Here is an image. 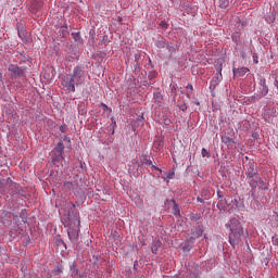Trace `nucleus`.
<instances>
[{
	"instance_id": "obj_4",
	"label": "nucleus",
	"mask_w": 278,
	"mask_h": 278,
	"mask_svg": "<svg viewBox=\"0 0 278 278\" xmlns=\"http://www.w3.org/2000/svg\"><path fill=\"white\" fill-rule=\"evenodd\" d=\"M0 194L4 197L16 194V182L12 181L10 178L0 180Z\"/></svg>"
},
{
	"instance_id": "obj_22",
	"label": "nucleus",
	"mask_w": 278,
	"mask_h": 278,
	"mask_svg": "<svg viewBox=\"0 0 278 278\" xmlns=\"http://www.w3.org/2000/svg\"><path fill=\"white\" fill-rule=\"evenodd\" d=\"M179 110H181V112H186V110H188V106L186 105V103H182L179 105Z\"/></svg>"
},
{
	"instance_id": "obj_9",
	"label": "nucleus",
	"mask_w": 278,
	"mask_h": 278,
	"mask_svg": "<svg viewBox=\"0 0 278 278\" xmlns=\"http://www.w3.org/2000/svg\"><path fill=\"white\" fill-rule=\"evenodd\" d=\"M249 184L251 188L255 189L257 186H261V184H264V180L260 176H256L255 178H250Z\"/></svg>"
},
{
	"instance_id": "obj_20",
	"label": "nucleus",
	"mask_w": 278,
	"mask_h": 278,
	"mask_svg": "<svg viewBox=\"0 0 278 278\" xmlns=\"http://www.w3.org/2000/svg\"><path fill=\"white\" fill-rule=\"evenodd\" d=\"M201 155L202 157H212V154L205 148L202 149Z\"/></svg>"
},
{
	"instance_id": "obj_30",
	"label": "nucleus",
	"mask_w": 278,
	"mask_h": 278,
	"mask_svg": "<svg viewBox=\"0 0 278 278\" xmlns=\"http://www.w3.org/2000/svg\"><path fill=\"white\" fill-rule=\"evenodd\" d=\"M198 201H199L200 203H203V199H201V198H198Z\"/></svg>"
},
{
	"instance_id": "obj_12",
	"label": "nucleus",
	"mask_w": 278,
	"mask_h": 278,
	"mask_svg": "<svg viewBox=\"0 0 278 278\" xmlns=\"http://www.w3.org/2000/svg\"><path fill=\"white\" fill-rule=\"evenodd\" d=\"M31 8H33V10H35V12H38V10H40V8H42V1L34 0L31 2Z\"/></svg>"
},
{
	"instance_id": "obj_18",
	"label": "nucleus",
	"mask_w": 278,
	"mask_h": 278,
	"mask_svg": "<svg viewBox=\"0 0 278 278\" xmlns=\"http://www.w3.org/2000/svg\"><path fill=\"white\" fill-rule=\"evenodd\" d=\"M54 150L58 151L59 155H62V153L64 152V143L59 142Z\"/></svg>"
},
{
	"instance_id": "obj_11",
	"label": "nucleus",
	"mask_w": 278,
	"mask_h": 278,
	"mask_svg": "<svg viewBox=\"0 0 278 278\" xmlns=\"http://www.w3.org/2000/svg\"><path fill=\"white\" fill-rule=\"evenodd\" d=\"M222 142H224V144H227V147H231V146L236 144V141H233V139H231V137H227V136L222 137Z\"/></svg>"
},
{
	"instance_id": "obj_14",
	"label": "nucleus",
	"mask_w": 278,
	"mask_h": 278,
	"mask_svg": "<svg viewBox=\"0 0 278 278\" xmlns=\"http://www.w3.org/2000/svg\"><path fill=\"white\" fill-rule=\"evenodd\" d=\"M172 202L174 203V206H173L174 216H181V211L179 210V205H177V202H175V200H172Z\"/></svg>"
},
{
	"instance_id": "obj_27",
	"label": "nucleus",
	"mask_w": 278,
	"mask_h": 278,
	"mask_svg": "<svg viewBox=\"0 0 278 278\" xmlns=\"http://www.w3.org/2000/svg\"><path fill=\"white\" fill-rule=\"evenodd\" d=\"M219 77H220V79H223V70L222 68L219 70Z\"/></svg>"
},
{
	"instance_id": "obj_16",
	"label": "nucleus",
	"mask_w": 278,
	"mask_h": 278,
	"mask_svg": "<svg viewBox=\"0 0 278 278\" xmlns=\"http://www.w3.org/2000/svg\"><path fill=\"white\" fill-rule=\"evenodd\" d=\"M262 94H268V87L266 86V79H261Z\"/></svg>"
},
{
	"instance_id": "obj_3",
	"label": "nucleus",
	"mask_w": 278,
	"mask_h": 278,
	"mask_svg": "<svg viewBox=\"0 0 278 278\" xmlns=\"http://www.w3.org/2000/svg\"><path fill=\"white\" fill-rule=\"evenodd\" d=\"M64 223L65 226L68 227L67 236L71 242H77V240H79V214L76 213L73 217L71 214H68Z\"/></svg>"
},
{
	"instance_id": "obj_24",
	"label": "nucleus",
	"mask_w": 278,
	"mask_h": 278,
	"mask_svg": "<svg viewBox=\"0 0 278 278\" xmlns=\"http://www.w3.org/2000/svg\"><path fill=\"white\" fill-rule=\"evenodd\" d=\"M187 88H188L189 90H194V88L192 87L191 84L187 85Z\"/></svg>"
},
{
	"instance_id": "obj_23",
	"label": "nucleus",
	"mask_w": 278,
	"mask_h": 278,
	"mask_svg": "<svg viewBox=\"0 0 278 278\" xmlns=\"http://www.w3.org/2000/svg\"><path fill=\"white\" fill-rule=\"evenodd\" d=\"M253 62L254 64H260L258 58L256 56V54H253Z\"/></svg>"
},
{
	"instance_id": "obj_5",
	"label": "nucleus",
	"mask_w": 278,
	"mask_h": 278,
	"mask_svg": "<svg viewBox=\"0 0 278 278\" xmlns=\"http://www.w3.org/2000/svg\"><path fill=\"white\" fill-rule=\"evenodd\" d=\"M8 71L14 75V77H23L25 70L18 67V65L10 64Z\"/></svg>"
},
{
	"instance_id": "obj_25",
	"label": "nucleus",
	"mask_w": 278,
	"mask_h": 278,
	"mask_svg": "<svg viewBox=\"0 0 278 278\" xmlns=\"http://www.w3.org/2000/svg\"><path fill=\"white\" fill-rule=\"evenodd\" d=\"M65 186H66L67 188H72V187H73V184H72V182H66Z\"/></svg>"
},
{
	"instance_id": "obj_15",
	"label": "nucleus",
	"mask_w": 278,
	"mask_h": 278,
	"mask_svg": "<svg viewBox=\"0 0 278 278\" xmlns=\"http://www.w3.org/2000/svg\"><path fill=\"white\" fill-rule=\"evenodd\" d=\"M165 49H167L168 53L173 54L175 53V51H177V45L167 42V46Z\"/></svg>"
},
{
	"instance_id": "obj_7",
	"label": "nucleus",
	"mask_w": 278,
	"mask_h": 278,
	"mask_svg": "<svg viewBox=\"0 0 278 278\" xmlns=\"http://www.w3.org/2000/svg\"><path fill=\"white\" fill-rule=\"evenodd\" d=\"M0 223H2V225H10V223H12V213L3 211L0 217Z\"/></svg>"
},
{
	"instance_id": "obj_35",
	"label": "nucleus",
	"mask_w": 278,
	"mask_h": 278,
	"mask_svg": "<svg viewBox=\"0 0 278 278\" xmlns=\"http://www.w3.org/2000/svg\"><path fill=\"white\" fill-rule=\"evenodd\" d=\"M113 124L116 125V122L113 121Z\"/></svg>"
},
{
	"instance_id": "obj_31",
	"label": "nucleus",
	"mask_w": 278,
	"mask_h": 278,
	"mask_svg": "<svg viewBox=\"0 0 278 278\" xmlns=\"http://www.w3.org/2000/svg\"><path fill=\"white\" fill-rule=\"evenodd\" d=\"M60 129H61V131H63V132H64V126H61V127H60Z\"/></svg>"
},
{
	"instance_id": "obj_2",
	"label": "nucleus",
	"mask_w": 278,
	"mask_h": 278,
	"mask_svg": "<svg viewBox=\"0 0 278 278\" xmlns=\"http://www.w3.org/2000/svg\"><path fill=\"white\" fill-rule=\"evenodd\" d=\"M85 81L86 72L80 66H76L73 70L72 76L65 80V88L70 90V92H75V87L81 86Z\"/></svg>"
},
{
	"instance_id": "obj_33",
	"label": "nucleus",
	"mask_w": 278,
	"mask_h": 278,
	"mask_svg": "<svg viewBox=\"0 0 278 278\" xmlns=\"http://www.w3.org/2000/svg\"><path fill=\"white\" fill-rule=\"evenodd\" d=\"M71 268H75V264H73V265L71 266Z\"/></svg>"
},
{
	"instance_id": "obj_6",
	"label": "nucleus",
	"mask_w": 278,
	"mask_h": 278,
	"mask_svg": "<svg viewBox=\"0 0 278 278\" xmlns=\"http://www.w3.org/2000/svg\"><path fill=\"white\" fill-rule=\"evenodd\" d=\"M245 175L248 178L253 179L255 177H260V174H257V167L255 166V164H251L249 165Z\"/></svg>"
},
{
	"instance_id": "obj_28",
	"label": "nucleus",
	"mask_w": 278,
	"mask_h": 278,
	"mask_svg": "<svg viewBox=\"0 0 278 278\" xmlns=\"http://www.w3.org/2000/svg\"><path fill=\"white\" fill-rule=\"evenodd\" d=\"M67 205L68 207H75V204H73L72 202H70Z\"/></svg>"
},
{
	"instance_id": "obj_29",
	"label": "nucleus",
	"mask_w": 278,
	"mask_h": 278,
	"mask_svg": "<svg viewBox=\"0 0 278 278\" xmlns=\"http://www.w3.org/2000/svg\"><path fill=\"white\" fill-rule=\"evenodd\" d=\"M72 275H77V269H74V270L72 271Z\"/></svg>"
},
{
	"instance_id": "obj_21",
	"label": "nucleus",
	"mask_w": 278,
	"mask_h": 278,
	"mask_svg": "<svg viewBox=\"0 0 278 278\" xmlns=\"http://www.w3.org/2000/svg\"><path fill=\"white\" fill-rule=\"evenodd\" d=\"M72 36L75 42H79V40H81V36L79 35V33H73Z\"/></svg>"
},
{
	"instance_id": "obj_32",
	"label": "nucleus",
	"mask_w": 278,
	"mask_h": 278,
	"mask_svg": "<svg viewBox=\"0 0 278 278\" xmlns=\"http://www.w3.org/2000/svg\"><path fill=\"white\" fill-rule=\"evenodd\" d=\"M153 253H157V250H152Z\"/></svg>"
},
{
	"instance_id": "obj_26",
	"label": "nucleus",
	"mask_w": 278,
	"mask_h": 278,
	"mask_svg": "<svg viewBox=\"0 0 278 278\" xmlns=\"http://www.w3.org/2000/svg\"><path fill=\"white\" fill-rule=\"evenodd\" d=\"M156 149H162V141H160V142L157 143Z\"/></svg>"
},
{
	"instance_id": "obj_19",
	"label": "nucleus",
	"mask_w": 278,
	"mask_h": 278,
	"mask_svg": "<svg viewBox=\"0 0 278 278\" xmlns=\"http://www.w3.org/2000/svg\"><path fill=\"white\" fill-rule=\"evenodd\" d=\"M170 179H175V169H172L166 177H164L165 181H170Z\"/></svg>"
},
{
	"instance_id": "obj_8",
	"label": "nucleus",
	"mask_w": 278,
	"mask_h": 278,
	"mask_svg": "<svg viewBox=\"0 0 278 278\" xmlns=\"http://www.w3.org/2000/svg\"><path fill=\"white\" fill-rule=\"evenodd\" d=\"M232 73H233L235 77H244L245 74L249 73V68H247V67H239V68L233 67Z\"/></svg>"
},
{
	"instance_id": "obj_17",
	"label": "nucleus",
	"mask_w": 278,
	"mask_h": 278,
	"mask_svg": "<svg viewBox=\"0 0 278 278\" xmlns=\"http://www.w3.org/2000/svg\"><path fill=\"white\" fill-rule=\"evenodd\" d=\"M168 42L164 41V40H157L155 41V47H157V49H166Z\"/></svg>"
},
{
	"instance_id": "obj_1",
	"label": "nucleus",
	"mask_w": 278,
	"mask_h": 278,
	"mask_svg": "<svg viewBox=\"0 0 278 278\" xmlns=\"http://www.w3.org/2000/svg\"><path fill=\"white\" fill-rule=\"evenodd\" d=\"M227 229H230L229 242L232 247H236L242 242V236L244 235V228L240 220L232 218L226 224Z\"/></svg>"
},
{
	"instance_id": "obj_34",
	"label": "nucleus",
	"mask_w": 278,
	"mask_h": 278,
	"mask_svg": "<svg viewBox=\"0 0 278 278\" xmlns=\"http://www.w3.org/2000/svg\"><path fill=\"white\" fill-rule=\"evenodd\" d=\"M192 278H197V276L192 275Z\"/></svg>"
},
{
	"instance_id": "obj_13",
	"label": "nucleus",
	"mask_w": 278,
	"mask_h": 278,
	"mask_svg": "<svg viewBox=\"0 0 278 278\" xmlns=\"http://www.w3.org/2000/svg\"><path fill=\"white\" fill-rule=\"evenodd\" d=\"M143 164H144V166H152V168L154 170H159L160 173H162V169H160V167H156L155 165H153V161H151V160L144 159Z\"/></svg>"
},
{
	"instance_id": "obj_10",
	"label": "nucleus",
	"mask_w": 278,
	"mask_h": 278,
	"mask_svg": "<svg viewBox=\"0 0 278 278\" xmlns=\"http://www.w3.org/2000/svg\"><path fill=\"white\" fill-rule=\"evenodd\" d=\"M18 37L24 40L25 42H29V36L25 31V29H18L17 30Z\"/></svg>"
}]
</instances>
